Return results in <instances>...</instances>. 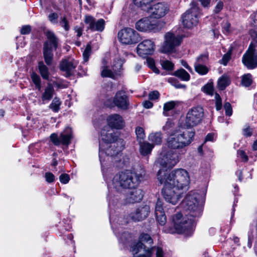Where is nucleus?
<instances>
[{
    "label": "nucleus",
    "mask_w": 257,
    "mask_h": 257,
    "mask_svg": "<svg viewBox=\"0 0 257 257\" xmlns=\"http://www.w3.org/2000/svg\"><path fill=\"white\" fill-rule=\"evenodd\" d=\"M205 197L199 191H190L181 203L184 216L178 212L172 216L174 229L168 230L169 233H177L185 236H191L195 229L196 222L201 216Z\"/></svg>",
    "instance_id": "f257e3e1"
},
{
    "label": "nucleus",
    "mask_w": 257,
    "mask_h": 257,
    "mask_svg": "<svg viewBox=\"0 0 257 257\" xmlns=\"http://www.w3.org/2000/svg\"><path fill=\"white\" fill-rule=\"evenodd\" d=\"M145 173L133 172L130 170L116 174L112 180L113 189L117 192L122 193L125 190L138 187L143 180Z\"/></svg>",
    "instance_id": "f03ea898"
},
{
    "label": "nucleus",
    "mask_w": 257,
    "mask_h": 257,
    "mask_svg": "<svg viewBox=\"0 0 257 257\" xmlns=\"http://www.w3.org/2000/svg\"><path fill=\"white\" fill-rule=\"evenodd\" d=\"M157 178L161 184L167 182L180 190L187 189L190 182L188 172L183 169H176L170 173L164 169H160Z\"/></svg>",
    "instance_id": "7ed1b4c3"
},
{
    "label": "nucleus",
    "mask_w": 257,
    "mask_h": 257,
    "mask_svg": "<svg viewBox=\"0 0 257 257\" xmlns=\"http://www.w3.org/2000/svg\"><path fill=\"white\" fill-rule=\"evenodd\" d=\"M195 132L185 131L181 132L175 131L166 139V144L171 149L180 150L189 146L193 141Z\"/></svg>",
    "instance_id": "20e7f679"
},
{
    "label": "nucleus",
    "mask_w": 257,
    "mask_h": 257,
    "mask_svg": "<svg viewBox=\"0 0 257 257\" xmlns=\"http://www.w3.org/2000/svg\"><path fill=\"white\" fill-rule=\"evenodd\" d=\"M45 35L47 39L43 44V54L45 63L47 65H50L53 59V51L58 48L60 41L51 31H47Z\"/></svg>",
    "instance_id": "39448f33"
},
{
    "label": "nucleus",
    "mask_w": 257,
    "mask_h": 257,
    "mask_svg": "<svg viewBox=\"0 0 257 257\" xmlns=\"http://www.w3.org/2000/svg\"><path fill=\"white\" fill-rule=\"evenodd\" d=\"M143 242L152 244L153 241L148 234H141L139 237V241L131 246V251L134 255L133 257H152L153 248L147 247Z\"/></svg>",
    "instance_id": "423d86ee"
},
{
    "label": "nucleus",
    "mask_w": 257,
    "mask_h": 257,
    "mask_svg": "<svg viewBox=\"0 0 257 257\" xmlns=\"http://www.w3.org/2000/svg\"><path fill=\"white\" fill-rule=\"evenodd\" d=\"M165 23L161 21L153 19V18L145 17L141 19L136 23V28L141 32H157L161 31L165 26Z\"/></svg>",
    "instance_id": "0eeeda50"
},
{
    "label": "nucleus",
    "mask_w": 257,
    "mask_h": 257,
    "mask_svg": "<svg viewBox=\"0 0 257 257\" xmlns=\"http://www.w3.org/2000/svg\"><path fill=\"white\" fill-rule=\"evenodd\" d=\"M109 221L112 228L115 227L113 229V232L118 239L119 242L121 243L124 247L126 246L130 241L131 240L132 235L128 232L123 231L121 234H119V228L117 226L116 224L120 225H125L128 223V221L125 220L122 217H117L114 218L111 215L109 216Z\"/></svg>",
    "instance_id": "6e6552de"
},
{
    "label": "nucleus",
    "mask_w": 257,
    "mask_h": 257,
    "mask_svg": "<svg viewBox=\"0 0 257 257\" xmlns=\"http://www.w3.org/2000/svg\"><path fill=\"white\" fill-rule=\"evenodd\" d=\"M204 115L203 107L200 106L193 107L186 113L184 126L190 128L197 125L202 121Z\"/></svg>",
    "instance_id": "1a4fd4ad"
},
{
    "label": "nucleus",
    "mask_w": 257,
    "mask_h": 257,
    "mask_svg": "<svg viewBox=\"0 0 257 257\" xmlns=\"http://www.w3.org/2000/svg\"><path fill=\"white\" fill-rule=\"evenodd\" d=\"M200 12L199 7L195 3H192L190 9L182 15V23L184 27L191 28L197 25L199 22Z\"/></svg>",
    "instance_id": "9d476101"
},
{
    "label": "nucleus",
    "mask_w": 257,
    "mask_h": 257,
    "mask_svg": "<svg viewBox=\"0 0 257 257\" xmlns=\"http://www.w3.org/2000/svg\"><path fill=\"white\" fill-rule=\"evenodd\" d=\"M182 39V36H175L171 32L166 33L165 36V41L161 47V52L163 53L175 52L176 51V47L181 44Z\"/></svg>",
    "instance_id": "9b49d317"
},
{
    "label": "nucleus",
    "mask_w": 257,
    "mask_h": 257,
    "mask_svg": "<svg viewBox=\"0 0 257 257\" xmlns=\"http://www.w3.org/2000/svg\"><path fill=\"white\" fill-rule=\"evenodd\" d=\"M119 41L125 45H132L140 41L139 33L131 28H125L120 30L117 34Z\"/></svg>",
    "instance_id": "f8f14e48"
},
{
    "label": "nucleus",
    "mask_w": 257,
    "mask_h": 257,
    "mask_svg": "<svg viewBox=\"0 0 257 257\" xmlns=\"http://www.w3.org/2000/svg\"><path fill=\"white\" fill-rule=\"evenodd\" d=\"M162 184L164 185V187L162 193L165 200L173 205L176 204L182 197V192L168 183L164 182Z\"/></svg>",
    "instance_id": "ddd939ff"
},
{
    "label": "nucleus",
    "mask_w": 257,
    "mask_h": 257,
    "mask_svg": "<svg viewBox=\"0 0 257 257\" xmlns=\"http://www.w3.org/2000/svg\"><path fill=\"white\" fill-rule=\"evenodd\" d=\"M124 144L121 139H119L116 142H112L107 146H104L102 143H99V158L101 162V156L103 153H105L107 156L114 157L119 154V153L124 149Z\"/></svg>",
    "instance_id": "4468645a"
},
{
    "label": "nucleus",
    "mask_w": 257,
    "mask_h": 257,
    "mask_svg": "<svg viewBox=\"0 0 257 257\" xmlns=\"http://www.w3.org/2000/svg\"><path fill=\"white\" fill-rule=\"evenodd\" d=\"M161 156L158 162L160 165L165 168L172 169L180 160L179 154L173 151L162 153Z\"/></svg>",
    "instance_id": "2eb2a0df"
},
{
    "label": "nucleus",
    "mask_w": 257,
    "mask_h": 257,
    "mask_svg": "<svg viewBox=\"0 0 257 257\" xmlns=\"http://www.w3.org/2000/svg\"><path fill=\"white\" fill-rule=\"evenodd\" d=\"M72 133L71 128L68 127L60 134L59 137L55 133L52 134L50 137V140L55 146H59L60 144L68 146L72 139Z\"/></svg>",
    "instance_id": "dca6fc26"
},
{
    "label": "nucleus",
    "mask_w": 257,
    "mask_h": 257,
    "mask_svg": "<svg viewBox=\"0 0 257 257\" xmlns=\"http://www.w3.org/2000/svg\"><path fill=\"white\" fill-rule=\"evenodd\" d=\"M155 49L154 42L150 39H146L140 43L137 47V53L141 57H147L152 55Z\"/></svg>",
    "instance_id": "f3484780"
},
{
    "label": "nucleus",
    "mask_w": 257,
    "mask_h": 257,
    "mask_svg": "<svg viewBox=\"0 0 257 257\" xmlns=\"http://www.w3.org/2000/svg\"><path fill=\"white\" fill-rule=\"evenodd\" d=\"M112 102L115 106L121 110H126L129 108V97L124 91H118L113 97Z\"/></svg>",
    "instance_id": "a211bd4d"
},
{
    "label": "nucleus",
    "mask_w": 257,
    "mask_h": 257,
    "mask_svg": "<svg viewBox=\"0 0 257 257\" xmlns=\"http://www.w3.org/2000/svg\"><path fill=\"white\" fill-rule=\"evenodd\" d=\"M84 22L87 25V29L92 32H102L105 27V22L103 19H100L96 21L94 17L90 15L85 16Z\"/></svg>",
    "instance_id": "6ab92c4d"
},
{
    "label": "nucleus",
    "mask_w": 257,
    "mask_h": 257,
    "mask_svg": "<svg viewBox=\"0 0 257 257\" xmlns=\"http://www.w3.org/2000/svg\"><path fill=\"white\" fill-rule=\"evenodd\" d=\"M150 16L155 19H160L165 16L169 11V7L166 4L159 3L147 10Z\"/></svg>",
    "instance_id": "aec40b11"
},
{
    "label": "nucleus",
    "mask_w": 257,
    "mask_h": 257,
    "mask_svg": "<svg viewBox=\"0 0 257 257\" xmlns=\"http://www.w3.org/2000/svg\"><path fill=\"white\" fill-rule=\"evenodd\" d=\"M150 211V207L148 205H145L138 208L131 212L129 216L134 221H141L148 216Z\"/></svg>",
    "instance_id": "412c9836"
},
{
    "label": "nucleus",
    "mask_w": 257,
    "mask_h": 257,
    "mask_svg": "<svg viewBox=\"0 0 257 257\" xmlns=\"http://www.w3.org/2000/svg\"><path fill=\"white\" fill-rule=\"evenodd\" d=\"M108 126L112 128L121 129L125 125L122 117L116 113L109 115L106 119Z\"/></svg>",
    "instance_id": "4be33fe9"
},
{
    "label": "nucleus",
    "mask_w": 257,
    "mask_h": 257,
    "mask_svg": "<svg viewBox=\"0 0 257 257\" xmlns=\"http://www.w3.org/2000/svg\"><path fill=\"white\" fill-rule=\"evenodd\" d=\"M242 62L248 68L253 69L257 66V55L254 53V50H248L243 56Z\"/></svg>",
    "instance_id": "5701e85b"
},
{
    "label": "nucleus",
    "mask_w": 257,
    "mask_h": 257,
    "mask_svg": "<svg viewBox=\"0 0 257 257\" xmlns=\"http://www.w3.org/2000/svg\"><path fill=\"white\" fill-rule=\"evenodd\" d=\"M78 62L74 59L62 60L60 64L61 70L66 73V76L71 75L78 65Z\"/></svg>",
    "instance_id": "b1692460"
},
{
    "label": "nucleus",
    "mask_w": 257,
    "mask_h": 257,
    "mask_svg": "<svg viewBox=\"0 0 257 257\" xmlns=\"http://www.w3.org/2000/svg\"><path fill=\"white\" fill-rule=\"evenodd\" d=\"M101 139L102 142H100V143H102L104 146H107L112 142H116L119 140L117 139V136L112 130L106 131L104 128L101 131Z\"/></svg>",
    "instance_id": "393cba45"
},
{
    "label": "nucleus",
    "mask_w": 257,
    "mask_h": 257,
    "mask_svg": "<svg viewBox=\"0 0 257 257\" xmlns=\"http://www.w3.org/2000/svg\"><path fill=\"white\" fill-rule=\"evenodd\" d=\"M41 92V100L43 104L48 103L53 97L55 94V89L52 84L47 83L46 86L43 90L40 91Z\"/></svg>",
    "instance_id": "a878e982"
},
{
    "label": "nucleus",
    "mask_w": 257,
    "mask_h": 257,
    "mask_svg": "<svg viewBox=\"0 0 257 257\" xmlns=\"http://www.w3.org/2000/svg\"><path fill=\"white\" fill-rule=\"evenodd\" d=\"M132 190L128 193L126 199L130 203L138 202L142 200L143 198V191L141 189L135 188L131 189Z\"/></svg>",
    "instance_id": "bb28decb"
},
{
    "label": "nucleus",
    "mask_w": 257,
    "mask_h": 257,
    "mask_svg": "<svg viewBox=\"0 0 257 257\" xmlns=\"http://www.w3.org/2000/svg\"><path fill=\"white\" fill-rule=\"evenodd\" d=\"M140 145V152L143 156H147L150 154L154 148V145L147 142H142L139 143Z\"/></svg>",
    "instance_id": "cd10ccee"
},
{
    "label": "nucleus",
    "mask_w": 257,
    "mask_h": 257,
    "mask_svg": "<svg viewBox=\"0 0 257 257\" xmlns=\"http://www.w3.org/2000/svg\"><path fill=\"white\" fill-rule=\"evenodd\" d=\"M179 102L177 101H170L164 103L163 106V114L165 116H170Z\"/></svg>",
    "instance_id": "c85d7f7f"
},
{
    "label": "nucleus",
    "mask_w": 257,
    "mask_h": 257,
    "mask_svg": "<svg viewBox=\"0 0 257 257\" xmlns=\"http://www.w3.org/2000/svg\"><path fill=\"white\" fill-rule=\"evenodd\" d=\"M38 67L42 77L44 79L49 80L50 73L47 66L44 64L43 61H40L38 63Z\"/></svg>",
    "instance_id": "c756f323"
},
{
    "label": "nucleus",
    "mask_w": 257,
    "mask_h": 257,
    "mask_svg": "<svg viewBox=\"0 0 257 257\" xmlns=\"http://www.w3.org/2000/svg\"><path fill=\"white\" fill-rule=\"evenodd\" d=\"M148 140L155 145H160L162 141V134L160 132H156L151 134L148 137Z\"/></svg>",
    "instance_id": "7c9ffc66"
},
{
    "label": "nucleus",
    "mask_w": 257,
    "mask_h": 257,
    "mask_svg": "<svg viewBox=\"0 0 257 257\" xmlns=\"http://www.w3.org/2000/svg\"><path fill=\"white\" fill-rule=\"evenodd\" d=\"M230 83V80L227 75H223L218 80V87L220 90H224Z\"/></svg>",
    "instance_id": "2f4dec72"
},
{
    "label": "nucleus",
    "mask_w": 257,
    "mask_h": 257,
    "mask_svg": "<svg viewBox=\"0 0 257 257\" xmlns=\"http://www.w3.org/2000/svg\"><path fill=\"white\" fill-rule=\"evenodd\" d=\"M155 0H133L134 4L140 7L143 10L147 11L150 7V4Z\"/></svg>",
    "instance_id": "473e14b6"
},
{
    "label": "nucleus",
    "mask_w": 257,
    "mask_h": 257,
    "mask_svg": "<svg viewBox=\"0 0 257 257\" xmlns=\"http://www.w3.org/2000/svg\"><path fill=\"white\" fill-rule=\"evenodd\" d=\"M31 78L35 85V88L38 91H41L42 88L41 80L39 75L36 72H33L31 74Z\"/></svg>",
    "instance_id": "72a5a7b5"
},
{
    "label": "nucleus",
    "mask_w": 257,
    "mask_h": 257,
    "mask_svg": "<svg viewBox=\"0 0 257 257\" xmlns=\"http://www.w3.org/2000/svg\"><path fill=\"white\" fill-rule=\"evenodd\" d=\"M103 66L101 67V75L102 77L113 78L116 72L108 69L107 66H105L104 60H103Z\"/></svg>",
    "instance_id": "f704fd0d"
},
{
    "label": "nucleus",
    "mask_w": 257,
    "mask_h": 257,
    "mask_svg": "<svg viewBox=\"0 0 257 257\" xmlns=\"http://www.w3.org/2000/svg\"><path fill=\"white\" fill-rule=\"evenodd\" d=\"M174 75L183 81H188L190 78L189 73L182 68L176 71Z\"/></svg>",
    "instance_id": "c9c22d12"
},
{
    "label": "nucleus",
    "mask_w": 257,
    "mask_h": 257,
    "mask_svg": "<svg viewBox=\"0 0 257 257\" xmlns=\"http://www.w3.org/2000/svg\"><path fill=\"white\" fill-rule=\"evenodd\" d=\"M124 63V60L119 58H116L113 61L112 65V69L114 72H117L119 71L122 67V65Z\"/></svg>",
    "instance_id": "e433bc0d"
},
{
    "label": "nucleus",
    "mask_w": 257,
    "mask_h": 257,
    "mask_svg": "<svg viewBox=\"0 0 257 257\" xmlns=\"http://www.w3.org/2000/svg\"><path fill=\"white\" fill-rule=\"evenodd\" d=\"M61 104V102L60 99L58 97H55L50 104L49 108L54 112H57L60 109V106Z\"/></svg>",
    "instance_id": "4c0bfd02"
},
{
    "label": "nucleus",
    "mask_w": 257,
    "mask_h": 257,
    "mask_svg": "<svg viewBox=\"0 0 257 257\" xmlns=\"http://www.w3.org/2000/svg\"><path fill=\"white\" fill-rule=\"evenodd\" d=\"M136 134L138 142L140 143V142H143L145 138L144 130L142 127L137 126L136 128Z\"/></svg>",
    "instance_id": "58836bf2"
},
{
    "label": "nucleus",
    "mask_w": 257,
    "mask_h": 257,
    "mask_svg": "<svg viewBox=\"0 0 257 257\" xmlns=\"http://www.w3.org/2000/svg\"><path fill=\"white\" fill-rule=\"evenodd\" d=\"M160 64L163 68L165 70L172 71L174 69V64L169 60H161Z\"/></svg>",
    "instance_id": "ea45409f"
},
{
    "label": "nucleus",
    "mask_w": 257,
    "mask_h": 257,
    "mask_svg": "<svg viewBox=\"0 0 257 257\" xmlns=\"http://www.w3.org/2000/svg\"><path fill=\"white\" fill-rule=\"evenodd\" d=\"M195 71L200 75H203L206 74L209 70L205 65H200V64H194Z\"/></svg>",
    "instance_id": "a19ab883"
},
{
    "label": "nucleus",
    "mask_w": 257,
    "mask_h": 257,
    "mask_svg": "<svg viewBox=\"0 0 257 257\" xmlns=\"http://www.w3.org/2000/svg\"><path fill=\"white\" fill-rule=\"evenodd\" d=\"M252 83L251 75L250 74H247L242 76L241 79V84L245 87H248Z\"/></svg>",
    "instance_id": "79ce46f5"
},
{
    "label": "nucleus",
    "mask_w": 257,
    "mask_h": 257,
    "mask_svg": "<svg viewBox=\"0 0 257 257\" xmlns=\"http://www.w3.org/2000/svg\"><path fill=\"white\" fill-rule=\"evenodd\" d=\"M148 66L154 72L159 74V70L156 67L155 61L151 58H148L146 60Z\"/></svg>",
    "instance_id": "37998d69"
},
{
    "label": "nucleus",
    "mask_w": 257,
    "mask_h": 257,
    "mask_svg": "<svg viewBox=\"0 0 257 257\" xmlns=\"http://www.w3.org/2000/svg\"><path fill=\"white\" fill-rule=\"evenodd\" d=\"M163 205V201L160 199H158L155 206V215L165 213Z\"/></svg>",
    "instance_id": "c03bdc74"
},
{
    "label": "nucleus",
    "mask_w": 257,
    "mask_h": 257,
    "mask_svg": "<svg viewBox=\"0 0 257 257\" xmlns=\"http://www.w3.org/2000/svg\"><path fill=\"white\" fill-rule=\"evenodd\" d=\"M91 52V46L89 44H87L84 51L83 52V62L84 63L87 62L88 61Z\"/></svg>",
    "instance_id": "a18cd8bd"
},
{
    "label": "nucleus",
    "mask_w": 257,
    "mask_h": 257,
    "mask_svg": "<svg viewBox=\"0 0 257 257\" xmlns=\"http://www.w3.org/2000/svg\"><path fill=\"white\" fill-rule=\"evenodd\" d=\"M208 55L202 54L200 55L196 59V61L194 64H200V65H204L208 61Z\"/></svg>",
    "instance_id": "49530a36"
},
{
    "label": "nucleus",
    "mask_w": 257,
    "mask_h": 257,
    "mask_svg": "<svg viewBox=\"0 0 257 257\" xmlns=\"http://www.w3.org/2000/svg\"><path fill=\"white\" fill-rule=\"evenodd\" d=\"M156 219L161 225H164L166 224L167 219L165 213L156 215Z\"/></svg>",
    "instance_id": "de8ad7c7"
},
{
    "label": "nucleus",
    "mask_w": 257,
    "mask_h": 257,
    "mask_svg": "<svg viewBox=\"0 0 257 257\" xmlns=\"http://www.w3.org/2000/svg\"><path fill=\"white\" fill-rule=\"evenodd\" d=\"M60 25L66 31H68L70 29V26L69 25V22H68L66 16L61 17L60 18Z\"/></svg>",
    "instance_id": "09e8293b"
},
{
    "label": "nucleus",
    "mask_w": 257,
    "mask_h": 257,
    "mask_svg": "<svg viewBox=\"0 0 257 257\" xmlns=\"http://www.w3.org/2000/svg\"><path fill=\"white\" fill-rule=\"evenodd\" d=\"M215 99L216 109L217 110H219L222 108V100L220 95L217 93L215 94Z\"/></svg>",
    "instance_id": "8fccbe9b"
},
{
    "label": "nucleus",
    "mask_w": 257,
    "mask_h": 257,
    "mask_svg": "<svg viewBox=\"0 0 257 257\" xmlns=\"http://www.w3.org/2000/svg\"><path fill=\"white\" fill-rule=\"evenodd\" d=\"M225 115L230 116L232 114V108L229 102H225L224 104Z\"/></svg>",
    "instance_id": "3c124183"
},
{
    "label": "nucleus",
    "mask_w": 257,
    "mask_h": 257,
    "mask_svg": "<svg viewBox=\"0 0 257 257\" xmlns=\"http://www.w3.org/2000/svg\"><path fill=\"white\" fill-rule=\"evenodd\" d=\"M230 58L231 53L229 52H227L223 56L221 60L220 61V64H223V65H226L228 62L230 60Z\"/></svg>",
    "instance_id": "603ef678"
},
{
    "label": "nucleus",
    "mask_w": 257,
    "mask_h": 257,
    "mask_svg": "<svg viewBox=\"0 0 257 257\" xmlns=\"http://www.w3.org/2000/svg\"><path fill=\"white\" fill-rule=\"evenodd\" d=\"M48 18L50 22L52 23L56 24L57 23L58 15L56 13H52L48 15Z\"/></svg>",
    "instance_id": "864d4df0"
},
{
    "label": "nucleus",
    "mask_w": 257,
    "mask_h": 257,
    "mask_svg": "<svg viewBox=\"0 0 257 257\" xmlns=\"http://www.w3.org/2000/svg\"><path fill=\"white\" fill-rule=\"evenodd\" d=\"M59 180L61 183L63 184H67L70 180V177L68 174H62L60 176Z\"/></svg>",
    "instance_id": "5fc2aeb1"
},
{
    "label": "nucleus",
    "mask_w": 257,
    "mask_h": 257,
    "mask_svg": "<svg viewBox=\"0 0 257 257\" xmlns=\"http://www.w3.org/2000/svg\"><path fill=\"white\" fill-rule=\"evenodd\" d=\"M238 156L239 157L242 161L245 162L248 161V156L246 155L245 152L243 150H238L237 151Z\"/></svg>",
    "instance_id": "6e6d98bb"
},
{
    "label": "nucleus",
    "mask_w": 257,
    "mask_h": 257,
    "mask_svg": "<svg viewBox=\"0 0 257 257\" xmlns=\"http://www.w3.org/2000/svg\"><path fill=\"white\" fill-rule=\"evenodd\" d=\"M45 178L46 181L48 183L53 182L55 180L54 175L50 172H47L45 174Z\"/></svg>",
    "instance_id": "4d7b16f0"
},
{
    "label": "nucleus",
    "mask_w": 257,
    "mask_h": 257,
    "mask_svg": "<svg viewBox=\"0 0 257 257\" xmlns=\"http://www.w3.org/2000/svg\"><path fill=\"white\" fill-rule=\"evenodd\" d=\"M250 35L253 39V43L250 45V47L251 45H253L254 47L257 46V31H250Z\"/></svg>",
    "instance_id": "13d9d810"
},
{
    "label": "nucleus",
    "mask_w": 257,
    "mask_h": 257,
    "mask_svg": "<svg viewBox=\"0 0 257 257\" xmlns=\"http://www.w3.org/2000/svg\"><path fill=\"white\" fill-rule=\"evenodd\" d=\"M31 31V27L29 25L24 26L21 30V33L22 35L29 34Z\"/></svg>",
    "instance_id": "bf43d9fd"
},
{
    "label": "nucleus",
    "mask_w": 257,
    "mask_h": 257,
    "mask_svg": "<svg viewBox=\"0 0 257 257\" xmlns=\"http://www.w3.org/2000/svg\"><path fill=\"white\" fill-rule=\"evenodd\" d=\"M159 93L157 91H153L149 94V98L150 100H156L159 97Z\"/></svg>",
    "instance_id": "052dcab7"
},
{
    "label": "nucleus",
    "mask_w": 257,
    "mask_h": 257,
    "mask_svg": "<svg viewBox=\"0 0 257 257\" xmlns=\"http://www.w3.org/2000/svg\"><path fill=\"white\" fill-rule=\"evenodd\" d=\"M230 24L228 21L223 22L222 28L224 33L228 34L230 32Z\"/></svg>",
    "instance_id": "680f3d73"
},
{
    "label": "nucleus",
    "mask_w": 257,
    "mask_h": 257,
    "mask_svg": "<svg viewBox=\"0 0 257 257\" xmlns=\"http://www.w3.org/2000/svg\"><path fill=\"white\" fill-rule=\"evenodd\" d=\"M223 3L221 1H219L216 5L214 12L216 14L219 13L223 9Z\"/></svg>",
    "instance_id": "e2e57ef3"
},
{
    "label": "nucleus",
    "mask_w": 257,
    "mask_h": 257,
    "mask_svg": "<svg viewBox=\"0 0 257 257\" xmlns=\"http://www.w3.org/2000/svg\"><path fill=\"white\" fill-rule=\"evenodd\" d=\"M204 91L208 94L212 95L213 94V87L211 85H206L204 86Z\"/></svg>",
    "instance_id": "0e129e2a"
},
{
    "label": "nucleus",
    "mask_w": 257,
    "mask_h": 257,
    "mask_svg": "<svg viewBox=\"0 0 257 257\" xmlns=\"http://www.w3.org/2000/svg\"><path fill=\"white\" fill-rule=\"evenodd\" d=\"M243 135L246 137H250L252 135L251 129L249 126L244 128L243 130Z\"/></svg>",
    "instance_id": "69168bd1"
},
{
    "label": "nucleus",
    "mask_w": 257,
    "mask_h": 257,
    "mask_svg": "<svg viewBox=\"0 0 257 257\" xmlns=\"http://www.w3.org/2000/svg\"><path fill=\"white\" fill-rule=\"evenodd\" d=\"M174 126V123L171 121H167L166 124L164 126V130L168 131Z\"/></svg>",
    "instance_id": "338daca9"
},
{
    "label": "nucleus",
    "mask_w": 257,
    "mask_h": 257,
    "mask_svg": "<svg viewBox=\"0 0 257 257\" xmlns=\"http://www.w3.org/2000/svg\"><path fill=\"white\" fill-rule=\"evenodd\" d=\"M153 104L149 100H146L143 103V106L147 109L151 108L153 107Z\"/></svg>",
    "instance_id": "774afa93"
}]
</instances>
